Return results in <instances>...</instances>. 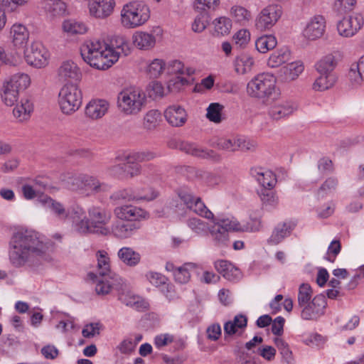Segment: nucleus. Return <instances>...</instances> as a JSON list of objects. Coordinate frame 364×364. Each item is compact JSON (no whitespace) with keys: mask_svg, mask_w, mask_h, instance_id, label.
<instances>
[{"mask_svg":"<svg viewBox=\"0 0 364 364\" xmlns=\"http://www.w3.org/2000/svg\"><path fill=\"white\" fill-rule=\"evenodd\" d=\"M48 246L38 232L33 230L18 231L9 242V259L16 268L36 267L49 261Z\"/></svg>","mask_w":364,"mask_h":364,"instance_id":"nucleus-1","label":"nucleus"},{"mask_svg":"<svg viewBox=\"0 0 364 364\" xmlns=\"http://www.w3.org/2000/svg\"><path fill=\"white\" fill-rule=\"evenodd\" d=\"M124 48H127L128 45L122 39L116 47L100 40H90L82 45L80 54L84 61L91 67L107 70L124 53Z\"/></svg>","mask_w":364,"mask_h":364,"instance_id":"nucleus-2","label":"nucleus"},{"mask_svg":"<svg viewBox=\"0 0 364 364\" xmlns=\"http://www.w3.org/2000/svg\"><path fill=\"white\" fill-rule=\"evenodd\" d=\"M117 105L119 112L124 115H136L146 105V93L139 87H124L118 93Z\"/></svg>","mask_w":364,"mask_h":364,"instance_id":"nucleus-3","label":"nucleus"},{"mask_svg":"<svg viewBox=\"0 0 364 364\" xmlns=\"http://www.w3.org/2000/svg\"><path fill=\"white\" fill-rule=\"evenodd\" d=\"M149 18V8L142 1H131L125 4L121 11V23L127 28L141 26Z\"/></svg>","mask_w":364,"mask_h":364,"instance_id":"nucleus-4","label":"nucleus"},{"mask_svg":"<svg viewBox=\"0 0 364 364\" xmlns=\"http://www.w3.org/2000/svg\"><path fill=\"white\" fill-rule=\"evenodd\" d=\"M31 84L28 74L18 73L6 80L3 85L2 100L7 106H12L17 102L19 93L26 90Z\"/></svg>","mask_w":364,"mask_h":364,"instance_id":"nucleus-5","label":"nucleus"},{"mask_svg":"<svg viewBox=\"0 0 364 364\" xmlns=\"http://www.w3.org/2000/svg\"><path fill=\"white\" fill-rule=\"evenodd\" d=\"M58 103L63 114L75 112L82 103V92L77 84L66 83L60 90Z\"/></svg>","mask_w":364,"mask_h":364,"instance_id":"nucleus-6","label":"nucleus"},{"mask_svg":"<svg viewBox=\"0 0 364 364\" xmlns=\"http://www.w3.org/2000/svg\"><path fill=\"white\" fill-rule=\"evenodd\" d=\"M240 224L235 220L229 218L217 219L208 228V232L216 247H228L230 243L229 232L239 231Z\"/></svg>","mask_w":364,"mask_h":364,"instance_id":"nucleus-7","label":"nucleus"},{"mask_svg":"<svg viewBox=\"0 0 364 364\" xmlns=\"http://www.w3.org/2000/svg\"><path fill=\"white\" fill-rule=\"evenodd\" d=\"M276 86V78L269 73L257 75L247 86V92L251 97L264 98L272 95Z\"/></svg>","mask_w":364,"mask_h":364,"instance_id":"nucleus-8","label":"nucleus"},{"mask_svg":"<svg viewBox=\"0 0 364 364\" xmlns=\"http://www.w3.org/2000/svg\"><path fill=\"white\" fill-rule=\"evenodd\" d=\"M178 196L188 210L207 219H213V213L205 206L201 198L196 196L189 189L178 190Z\"/></svg>","mask_w":364,"mask_h":364,"instance_id":"nucleus-9","label":"nucleus"},{"mask_svg":"<svg viewBox=\"0 0 364 364\" xmlns=\"http://www.w3.org/2000/svg\"><path fill=\"white\" fill-rule=\"evenodd\" d=\"M282 15V9L279 5H269L259 13L255 18V27L260 31L272 28Z\"/></svg>","mask_w":364,"mask_h":364,"instance_id":"nucleus-10","label":"nucleus"},{"mask_svg":"<svg viewBox=\"0 0 364 364\" xmlns=\"http://www.w3.org/2000/svg\"><path fill=\"white\" fill-rule=\"evenodd\" d=\"M49 52L40 41H34L24 50L27 63L36 68H43L48 63Z\"/></svg>","mask_w":364,"mask_h":364,"instance_id":"nucleus-11","label":"nucleus"},{"mask_svg":"<svg viewBox=\"0 0 364 364\" xmlns=\"http://www.w3.org/2000/svg\"><path fill=\"white\" fill-rule=\"evenodd\" d=\"M364 18L360 14L355 13L345 16L337 23V30L340 36L350 38L355 35L363 26Z\"/></svg>","mask_w":364,"mask_h":364,"instance_id":"nucleus-12","label":"nucleus"},{"mask_svg":"<svg viewBox=\"0 0 364 364\" xmlns=\"http://www.w3.org/2000/svg\"><path fill=\"white\" fill-rule=\"evenodd\" d=\"M88 215L94 232L101 235H107L108 229L106 225L111 219L110 212L101 207L92 206L89 208Z\"/></svg>","mask_w":364,"mask_h":364,"instance_id":"nucleus-13","label":"nucleus"},{"mask_svg":"<svg viewBox=\"0 0 364 364\" xmlns=\"http://www.w3.org/2000/svg\"><path fill=\"white\" fill-rule=\"evenodd\" d=\"M177 147L181 151L202 159H209L213 161H219L220 156L212 149L200 146L196 143L191 141H181Z\"/></svg>","mask_w":364,"mask_h":364,"instance_id":"nucleus-14","label":"nucleus"},{"mask_svg":"<svg viewBox=\"0 0 364 364\" xmlns=\"http://www.w3.org/2000/svg\"><path fill=\"white\" fill-rule=\"evenodd\" d=\"M327 305L324 295L318 294L301 309V316L305 320H316L324 314Z\"/></svg>","mask_w":364,"mask_h":364,"instance_id":"nucleus-15","label":"nucleus"},{"mask_svg":"<svg viewBox=\"0 0 364 364\" xmlns=\"http://www.w3.org/2000/svg\"><path fill=\"white\" fill-rule=\"evenodd\" d=\"M325 30V18L321 15H316L307 22L302 35L308 41H316L322 37Z\"/></svg>","mask_w":364,"mask_h":364,"instance_id":"nucleus-16","label":"nucleus"},{"mask_svg":"<svg viewBox=\"0 0 364 364\" xmlns=\"http://www.w3.org/2000/svg\"><path fill=\"white\" fill-rule=\"evenodd\" d=\"M115 5L114 0H90V14L97 19H105L112 14Z\"/></svg>","mask_w":364,"mask_h":364,"instance_id":"nucleus-17","label":"nucleus"},{"mask_svg":"<svg viewBox=\"0 0 364 364\" xmlns=\"http://www.w3.org/2000/svg\"><path fill=\"white\" fill-rule=\"evenodd\" d=\"M58 78L61 82H77L81 80L82 73L75 63L72 60H65L58 69Z\"/></svg>","mask_w":364,"mask_h":364,"instance_id":"nucleus-18","label":"nucleus"},{"mask_svg":"<svg viewBox=\"0 0 364 364\" xmlns=\"http://www.w3.org/2000/svg\"><path fill=\"white\" fill-rule=\"evenodd\" d=\"M164 115L166 122L173 127L183 126L188 119L186 109L178 105L168 106L165 109Z\"/></svg>","mask_w":364,"mask_h":364,"instance_id":"nucleus-19","label":"nucleus"},{"mask_svg":"<svg viewBox=\"0 0 364 364\" xmlns=\"http://www.w3.org/2000/svg\"><path fill=\"white\" fill-rule=\"evenodd\" d=\"M114 213L119 220L124 221L139 222V220L145 218L147 215V213L144 210L133 205L117 207Z\"/></svg>","mask_w":364,"mask_h":364,"instance_id":"nucleus-20","label":"nucleus"},{"mask_svg":"<svg viewBox=\"0 0 364 364\" xmlns=\"http://www.w3.org/2000/svg\"><path fill=\"white\" fill-rule=\"evenodd\" d=\"M139 228L140 224L139 222L124 221L118 219L112 226V232L117 238L126 239L130 237Z\"/></svg>","mask_w":364,"mask_h":364,"instance_id":"nucleus-21","label":"nucleus"},{"mask_svg":"<svg viewBox=\"0 0 364 364\" xmlns=\"http://www.w3.org/2000/svg\"><path fill=\"white\" fill-rule=\"evenodd\" d=\"M296 108V105L293 102H281L269 107L268 115L272 119L278 121L292 114Z\"/></svg>","mask_w":364,"mask_h":364,"instance_id":"nucleus-22","label":"nucleus"},{"mask_svg":"<svg viewBox=\"0 0 364 364\" xmlns=\"http://www.w3.org/2000/svg\"><path fill=\"white\" fill-rule=\"evenodd\" d=\"M215 147L220 150L234 151L237 149H240L242 150H250L252 148H254L255 145L250 141H247L242 138H221L218 139Z\"/></svg>","mask_w":364,"mask_h":364,"instance_id":"nucleus-23","label":"nucleus"},{"mask_svg":"<svg viewBox=\"0 0 364 364\" xmlns=\"http://www.w3.org/2000/svg\"><path fill=\"white\" fill-rule=\"evenodd\" d=\"M214 267L218 273L230 282H237L242 277L240 270L227 260H218L214 263Z\"/></svg>","mask_w":364,"mask_h":364,"instance_id":"nucleus-24","label":"nucleus"},{"mask_svg":"<svg viewBox=\"0 0 364 364\" xmlns=\"http://www.w3.org/2000/svg\"><path fill=\"white\" fill-rule=\"evenodd\" d=\"M109 104L107 100L101 99L92 100L85 107L86 117L92 119L102 118L108 111Z\"/></svg>","mask_w":364,"mask_h":364,"instance_id":"nucleus-25","label":"nucleus"},{"mask_svg":"<svg viewBox=\"0 0 364 364\" xmlns=\"http://www.w3.org/2000/svg\"><path fill=\"white\" fill-rule=\"evenodd\" d=\"M39 202L60 220H65L69 218L70 212L65 208L64 205L50 197L43 196L39 199Z\"/></svg>","mask_w":364,"mask_h":364,"instance_id":"nucleus-26","label":"nucleus"},{"mask_svg":"<svg viewBox=\"0 0 364 364\" xmlns=\"http://www.w3.org/2000/svg\"><path fill=\"white\" fill-rule=\"evenodd\" d=\"M250 174L263 187L262 189H272L277 183L275 175L269 170H264L260 167L252 168L250 169Z\"/></svg>","mask_w":364,"mask_h":364,"instance_id":"nucleus-27","label":"nucleus"},{"mask_svg":"<svg viewBox=\"0 0 364 364\" xmlns=\"http://www.w3.org/2000/svg\"><path fill=\"white\" fill-rule=\"evenodd\" d=\"M304 63L300 61H294L283 66L279 72V77L286 82L295 80L303 73Z\"/></svg>","mask_w":364,"mask_h":364,"instance_id":"nucleus-28","label":"nucleus"},{"mask_svg":"<svg viewBox=\"0 0 364 364\" xmlns=\"http://www.w3.org/2000/svg\"><path fill=\"white\" fill-rule=\"evenodd\" d=\"M347 78L353 87H358L364 82V55L359 59L358 63L350 65Z\"/></svg>","mask_w":364,"mask_h":364,"instance_id":"nucleus-29","label":"nucleus"},{"mask_svg":"<svg viewBox=\"0 0 364 364\" xmlns=\"http://www.w3.org/2000/svg\"><path fill=\"white\" fill-rule=\"evenodd\" d=\"M295 224L291 222L279 223L274 229L267 242L269 245H276L289 236L294 228Z\"/></svg>","mask_w":364,"mask_h":364,"instance_id":"nucleus-30","label":"nucleus"},{"mask_svg":"<svg viewBox=\"0 0 364 364\" xmlns=\"http://www.w3.org/2000/svg\"><path fill=\"white\" fill-rule=\"evenodd\" d=\"M12 43L17 49H23L26 45L29 33L25 26L14 24L11 28Z\"/></svg>","mask_w":364,"mask_h":364,"instance_id":"nucleus-31","label":"nucleus"},{"mask_svg":"<svg viewBox=\"0 0 364 364\" xmlns=\"http://www.w3.org/2000/svg\"><path fill=\"white\" fill-rule=\"evenodd\" d=\"M134 45L141 50H149L156 44V37L152 33L137 31L132 36Z\"/></svg>","mask_w":364,"mask_h":364,"instance_id":"nucleus-32","label":"nucleus"},{"mask_svg":"<svg viewBox=\"0 0 364 364\" xmlns=\"http://www.w3.org/2000/svg\"><path fill=\"white\" fill-rule=\"evenodd\" d=\"M337 64L336 58L333 54H328L318 60L315 66L321 75H334L333 71Z\"/></svg>","mask_w":364,"mask_h":364,"instance_id":"nucleus-33","label":"nucleus"},{"mask_svg":"<svg viewBox=\"0 0 364 364\" xmlns=\"http://www.w3.org/2000/svg\"><path fill=\"white\" fill-rule=\"evenodd\" d=\"M43 9L52 17L60 16L66 11V4L62 0H42Z\"/></svg>","mask_w":364,"mask_h":364,"instance_id":"nucleus-34","label":"nucleus"},{"mask_svg":"<svg viewBox=\"0 0 364 364\" xmlns=\"http://www.w3.org/2000/svg\"><path fill=\"white\" fill-rule=\"evenodd\" d=\"M120 260L129 267L136 266L141 260V255L132 248L128 247H122L118 252Z\"/></svg>","mask_w":364,"mask_h":364,"instance_id":"nucleus-35","label":"nucleus"},{"mask_svg":"<svg viewBox=\"0 0 364 364\" xmlns=\"http://www.w3.org/2000/svg\"><path fill=\"white\" fill-rule=\"evenodd\" d=\"M63 30L69 36L83 35L87 33V25L75 19L65 20L63 23Z\"/></svg>","mask_w":364,"mask_h":364,"instance_id":"nucleus-36","label":"nucleus"},{"mask_svg":"<svg viewBox=\"0 0 364 364\" xmlns=\"http://www.w3.org/2000/svg\"><path fill=\"white\" fill-rule=\"evenodd\" d=\"M33 110V103L27 98H23L13 110L14 116L20 122L27 120Z\"/></svg>","mask_w":364,"mask_h":364,"instance_id":"nucleus-37","label":"nucleus"},{"mask_svg":"<svg viewBox=\"0 0 364 364\" xmlns=\"http://www.w3.org/2000/svg\"><path fill=\"white\" fill-rule=\"evenodd\" d=\"M291 53L287 48H283L272 53L267 61L270 68H277L290 60Z\"/></svg>","mask_w":364,"mask_h":364,"instance_id":"nucleus-38","label":"nucleus"},{"mask_svg":"<svg viewBox=\"0 0 364 364\" xmlns=\"http://www.w3.org/2000/svg\"><path fill=\"white\" fill-rule=\"evenodd\" d=\"M230 13L234 21L242 26L247 25L252 17L250 10L240 5L232 6Z\"/></svg>","mask_w":364,"mask_h":364,"instance_id":"nucleus-39","label":"nucleus"},{"mask_svg":"<svg viewBox=\"0 0 364 364\" xmlns=\"http://www.w3.org/2000/svg\"><path fill=\"white\" fill-rule=\"evenodd\" d=\"M247 323V318L245 316L242 314L237 315L232 321H227L224 324V332L229 336L234 335L239 329L245 328Z\"/></svg>","mask_w":364,"mask_h":364,"instance_id":"nucleus-40","label":"nucleus"},{"mask_svg":"<svg viewBox=\"0 0 364 364\" xmlns=\"http://www.w3.org/2000/svg\"><path fill=\"white\" fill-rule=\"evenodd\" d=\"M123 162L126 179L137 176L141 173V166L136 160L132 157V154L124 156Z\"/></svg>","mask_w":364,"mask_h":364,"instance_id":"nucleus-41","label":"nucleus"},{"mask_svg":"<svg viewBox=\"0 0 364 364\" xmlns=\"http://www.w3.org/2000/svg\"><path fill=\"white\" fill-rule=\"evenodd\" d=\"M196 268V264L192 262L185 263L183 266L178 267L173 272L174 279L180 284H186L191 279V271Z\"/></svg>","mask_w":364,"mask_h":364,"instance_id":"nucleus-42","label":"nucleus"},{"mask_svg":"<svg viewBox=\"0 0 364 364\" xmlns=\"http://www.w3.org/2000/svg\"><path fill=\"white\" fill-rule=\"evenodd\" d=\"M253 65L254 60L247 54H241L235 58V71L239 74H245L250 72Z\"/></svg>","mask_w":364,"mask_h":364,"instance_id":"nucleus-43","label":"nucleus"},{"mask_svg":"<svg viewBox=\"0 0 364 364\" xmlns=\"http://www.w3.org/2000/svg\"><path fill=\"white\" fill-rule=\"evenodd\" d=\"M277 39L274 36L264 35L258 38L255 41L257 50L262 53H266L277 46Z\"/></svg>","mask_w":364,"mask_h":364,"instance_id":"nucleus-44","label":"nucleus"},{"mask_svg":"<svg viewBox=\"0 0 364 364\" xmlns=\"http://www.w3.org/2000/svg\"><path fill=\"white\" fill-rule=\"evenodd\" d=\"M119 300L126 306H131L137 311L146 309V303L139 296L131 294H122Z\"/></svg>","mask_w":364,"mask_h":364,"instance_id":"nucleus-45","label":"nucleus"},{"mask_svg":"<svg viewBox=\"0 0 364 364\" xmlns=\"http://www.w3.org/2000/svg\"><path fill=\"white\" fill-rule=\"evenodd\" d=\"M97 260V271L100 276L107 277L109 275L110 264L109 258L105 251H98L96 254Z\"/></svg>","mask_w":364,"mask_h":364,"instance_id":"nucleus-46","label":"nucleus"},{"mask_svg":"<svg viewBox=\"0 0 364 364\" xmlns=\"http://www.w3.org/2000/svg\"><path fill=\"white\" fill-rule=\"evenodd\" d=\"M336 82L335 75H321L313 84L316 91H324L333 87Z\"/></svg>","mask_w":364,"mask_h":364,"instance_id":"nucleus-47","label":"nucleus"},{"mask_svg":"<svg viewBox=\"0 0 364 364\" xmlns=\"http://www.w3.org/2000/svg\"><path fill=\"white\" fill-rule=\"evenodd\" d=\"M224 109L223 105L218 102H213L209 105L207 108L206 117L207 119L215 124L220 123L223 118L222 117V112Z\"/></svg>","mask_w":364,"mask_h":364,"instance_id":"nucleus-48","label":"nucleus"},{"mask_svg":"<svg viewBox=\"0 0 364 364\" xmlns=\"http://www.w3.org/2000/svg\"><path fill=\"white\" fill-rule=\"evenodd\" d=\"M73 223L75 230L80 234L95 233L92 230V224L89 218L84 216L81 218L79 215L73 217Z\"/></svg>","mask_w":364,"mask_h":364,"instance_id":"nucleus-49","label":"nucleus"},{"mask_svg":"<svg viewBox=\"0 0 364 364\" xmlns=\"http://www.w3.org/2000/svg\"><path fill=\"white\" fill-rule=\"evenodd\" d=\"M85 191H91L92 193H99L107 190L108 186L100 183L97 178L92 176L85 174Z\"/></svg>","mask_w":364,"mask_h":364,"instance_id":"nucleus-50","label":"nucleus"},{"mask_svg":"<svg viewBox=\"0 0 364 364\" xmlns=\"http://www.w3.org/2000/svg\"><path fill=\"white\" fill-rule=\"evenodd\" d=\"M313 295V291L309 284H302L299 288L298 292V306L300 309L308 304L311 301Z\"/></svg>","mask_w":364,"mask_h":364,"instance_id":"nucleus-51","label":"nucleus"},{"mask_svg":"<svg viewBox=\"0 0 364 364\" xmlns=\"http://www.w3.org/2000/svg\"><path fill=\"white\" fill-rule=\"evenodd\" d=\"M159 193L151 186H146L135 192V200L151 201L156 199Z\"/></svg>","mask_w":364,"mask_h":364,"instance_id":"nucleus-52","label":"nucleus"},{"mask_svg":"<svg viewBox=\"0 0 364 364\" xmlns=\"http://www.w3.org/2000/svg\"><path fill=\"white\" fill-rule=\"evenodd\" d=\"M165 62L161 59H154L149 63L146 68V73L151 78L159 77L164 72Z\"/></svg>","mask_w":364,"mask_h":364,"instance_id":"nucleus-53","label":"nucleus"},{"mask_svg":"<svg viewBox=\"0 0 364 364\" xmlns=\"http://www.w3.org/2000/svg\"><path fill=\"white\" fill-rule=\"evenodd\" d=\"M187 225L193 232L198 235L205 234L209 228L205 222L197 218H189L187 220Z\"/></svg>","mask_w":364,"mask_h":364,"instance_id":"nucleus-54","label":"nucleus"},{"mask_svg":"<svg viewBox=\"0 0 364 364\" xmlns=\"http://www.w3.org/2000/svg\"><path fill=\"white\" fill-rule=\"evenodd\" d=\"M198 12L199 14L196 16L192 25V28L193 31L200 33L204 31L208 25L210 17L208 11Z\"/></svg>","mask_w":364,"mask_h":364,"instance_id":"nucleus-55","label":"nucleus"},{"mask_svg":"<svg viewBox=\"0 0 364 364\" xmlns=\"http://www.w3.org/2000/svg\"><path fill=\"white\" fill-rule=\"evenodd\" d=\"M215 31L218 34L226 35L230 33L232 27V21L229 18L220 17L216 18L214 22Z\"/></svg>","mask_w":364,"mask_h":364,"instance_id":"nucleus-56","label":"nucleus"},{"mask_svg":"<svg viewBox=\"0 0 364 364\" xmlns=\"http://www.w3.org/2000/svg\"><path fill=\"white\" fill-rule=\"evenodd\" d=\"M259 197L262 203L266 206L276 207L278 204V198L272 189H262Z\"/></svg>","mask_w":364,"mask_h":364,"instance_id":"nucleus-57","label":"nucleus"},{"mask_svg":"<svg viewBox=\"0 0 364 364\" xmlns=\"http://www.w3.org/2000/svg\"><path fill=\"white\" fill-rule=\"evenodd\" d=\"M160 117V113L155 109L149 111L144 118V125L147 129H154L157 124Z\"/></svg>","mask_w":364,"mask_h":364,"instance_id":"nucleus-58","label":"nucleus"},{"mask_svg":"<svg viewBox=\"0 0 364 364\" xmlns=\"http://www.w3.org/2000/svg\"><path fill=\"white\" fill-rule=\"evenodd\" d=\"M220 0H196L194 8L197 11L215 10L219 6Z\"/></svg>","mask_w":364,"mask_h":364,"instance_id":"nucleus-59","label":"nucleus"},{"mask_svg":"<svg viewBox=\"0 0 364 364\" xmlns=\"http://www.w3.org/2000/svg\"><path fill=\"white\" fill-rule=\"evenodd\" d=\"M356 2L357 0H336L334 9L340 14L349 12L355 8Z\"/></svg>","mask_w":364,"mask_h":364,"instance_id":"nucleus-60","label":"nucleus"},{"mask_svg":"<svg viewBox=\"0 0 364 364\" xmlns=\"http://www.w3.org/2000/svg\"><path fill=\"white\" fill-rule=\"evenodd\" d=\"M147 92L151 98L156 100L164 96V88L159 82L153 81L149 84Z\"/></svg>","mask_w":364,"mask_h":364,"instance_id":"nucleus-61","label":"nucleus"},{"mask_svg":"<svg viewBox=\"0 0 364 364\" xmlns=\"http://www.w3.org/2000/svg\"><path fill=\"white\" fill-rule=\"evenodd\" d=\"M337 185V179L334 178H328L324 181V183L318 189V195L319 196L323 197L325 195L332 193L336 190Z\"/></svg>","mask_w":364,"mask_h":364,"instance_id":"nucleus-62","label":"nucleus"},{"mask_svg":"<svg viewBox=\"0 0 364 364\" xmlns=\"http://www.w3.org/2000/svg\"><path fill=\"white\" fill-rule=\"evenodd\" d=\"M341 245L339 240H333L328 247L327 253L325 259L331 262H333L336 256L340 253Z\"/></svg>","mask_w":364,"mask_h":364,"instance_id":"nucleus-63","label":"nucleus"},{"mask_svg":"<svg viewBox=\"0 0 364 364\" xmlns=\"http://www.w3.org/2000/svg\"><path fill=\"white\" fill-rule=\"evenodd\" d=\"M233 40L238 47H245L250 40V33L247 29H241L234 35Z\"/></svg>","mask_w":364,"mask_h":364,"instance_id":"nucleus-64","label":"nucleus"}]
</instances>
